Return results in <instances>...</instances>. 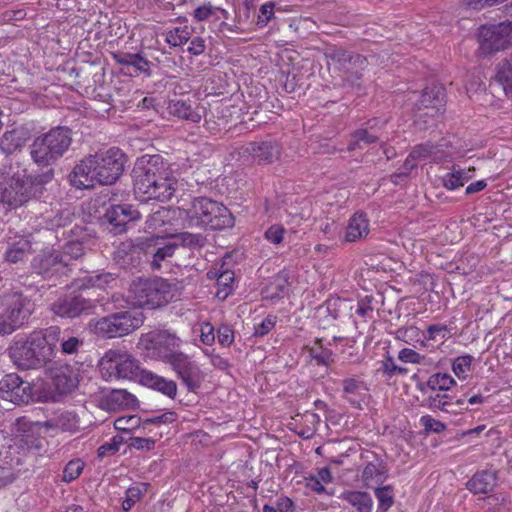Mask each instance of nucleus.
Instances as JSON below:
<instances>
[{
  "mask_svg": "<svg viewBox=\"0 0 512 512\" xmlns=\"http://www.w3.org/2000/svg\"><path fill=\"white\" fill-rule=\"evenodd\" d=\"M140 383L171 399H175L177 395V384L175 381L166 379L151 371H143L140 374Z\"/></svg>",
  "mask_w": 512,
  "mask_h": 512,
  "instance_id": "nucleus-24",
  "label": "nucleus"
},
{
  "mask_svg": "<svg viewBox=\"0 0 512 512\" xmlns=\"http://www.w3.org/2000/svg\"><path fill=\"white\" fill-rule=\"evenodd\" d=\"M394 337L395 339L402 341L413 347H417L418 344L420 346L425 345L426 336L418 327L414 325L400 327L396 329L394 332Z\"/></svg>",
  "mask_w": 512,
  "mask_h": 512,
  "instance_id": "nucleus-32",
  "label": "nucleus"
},
{
  "mask_svg": "<svg viewBox=\"0 0 512 512\" xmlns=\"http://www.w3.org/2000/svg\"><path fill=\"white\" fill-rule=\"evenodd\" d=\"M155 441L150 438L133 437L130 446L137 450H150L154 447Z\"/></svg>",
  "mask_w": 512,
  "mask_h": 512,
  "instance_id": "nucleus-59",
  "label": "nucleus"
},
{
  "mask_svg": "<svg viewBox=\"0 0 512 512\" xmlns=\"http://www.w3.org/2000/svg\"><path fill=\"white\" fill-rule=\"evenodd\" d=\"M375 496L378 500V508L376 512H387L394 504L393 488L390 485L375 489Z\"/></svg>",
  "mask_w": 512,
  "mask_h": 512,
  "instance_id": "nucleus-41",
  "label": "nucleus"
},
{
  "mask_svg": "<svg viewBox=\"0 0 512 512\" xmlns=\"http://www.w3.org/2000/svg\"><path fill=\"white\" fill-rule=\"evenodd\" d=\"M61 346V352L63 354H75L77 353L83 341L75 336H66V331H61L59 328V341Z\"/></svg>",
  "mask_w": 512,
  "mask_h": 512,
  "instance_id": "nucleus-42",
  "label": "nucleus"
},
{
  "mask_svg": "<svg viewBox=\"0 0 512 512\" xmlns=\"http://www.w3.org/2000/svg\"><path fill=\"white\" fill-rule=\"evenodd\" d=\"M31 245L27 240H19L8 245L5 253L4 260L9 263H18L24 260L29 254Z\"/></svg>",
  "mask_w": 512,
  "mask_h": 512,
  "instance_id": "nucleus-34",
  "label": "nucleus"
},
{
  "mask_svg": "<svg viewBox=\"0 0 512 512\" xmlns=\"http://www.w3.org/2000/svg\"><path fill=\"white\" fill-rule=\"evenodd\" d=\"M30 138L29 130L23 126L6 131L0 139V149L6 155L20 151Z\"/></svg>",
  "mask_w": 512,
  "mask_h": 512,
  "instance_id": "nucleus-21",
  "label": "nucleus"
},
{
  "mask_svg": "<svg viewBox=\"0 0 512 512\" xmlns=\"http://www.w3.org/2000/svg\"><path fill=\"white\" fill-rule=\"evenodd\" d=\"M342 499L357 508L358 512H371L372 499L366 492L349 491L342 494Z\"/></svg>",
  "mask_w": 512,
  "mask_h": 512,
  "instance_id": "nucleus-35",
  "label": "nucleus"
},
{
  "mask_svg": "<svg viewBox=\"0 0 512 512\" xmlns=\"http://www.w3.org/2000/svg\"><path fill=\"white\" fill-rule=\"evenodd\" d=\"M176 283L160 277L138 278L130 285L134 304L156 309L166 305L175 295Z\"/></svg>",
  "mask_w": 512,
  "mask_h": 512,
  "instance_id": "nucleus-9",
  "label": "nucleus"
},
{
  "mask_svg": "<svg viewBox=\"0 0 512 512\" xmlns=\"http://www.w3.org/2000/svg\"><path fill=\"white\" fill-rule=\"evenodd\" d=\"M166 213V211H157L152 215H149V218L146 221L147 228L153 230L159 228L164 223Z\"/></svg>",
  "mask_w": 512,
  "mask_h": 512,
  "instance_id": "nucleus-63",
  "label": "nucleus"
},
{
  "mask_svg": "<svg viewBox=\"0 0 512 512\" xmlns=\"http://www.w3.org/2000/svg\"><path fill=\"white\" fill-rule=\"evenodd\" d=\"M217 10L218 9L213 7L211 4H205L196 8L193 15L197 21H205L214 15Z\"/></svg>",
  "mask_w": 512,
  "mask_h": 512,
  "instance_id": "nucleus-55",
  "label": "nucleus"
},
{
  "mask_svg": "<svg viewBox=\"0 0 512 512\" xmlns=\"http://www.w3.org/2000/svg\"><path fill=\"white\" fill-rule=\"evenodd\" d=\"M126 163V154L117 147L89 154L72 169L69 174L70 184L77 189L113 185L122 176Z\"/></svg>",
  "mask_w": 512,
  "mask_h": 512,
  "instance_id": "nucleus-1",
  "label": "nucleus"
},
{
  "mask_svg": "<svg viewBox=\"0 0 512 512\" xmlns=\"http://www.w3.org/2000/svg\"><path fill=\"white\" fill-rule=\"evenodd\" d=\"M285 233L283 225L273 224L265 231L264 238L274 245H279L283 242Z\"/></svg>",
  "mask_w": 512,
  "mask_h": 512,
  "instance_id": "nucleus-48",
  "label": "nucleus"
},
{
  "mask_svg": "<svg viewBox=\"0 0 512 512\" xmlns=\"http://www.w3.org/2000/svg\"><path fill=\"white\" fill-rule=\"evenodd\" d=\"M73 220L74 214L69 209H63L50 218L48 224L50 229L56 232L62 229V236L66 237L69 235V229L75 225Z\"/></svg>",
  "mask_w": 512,
  "mask_h": 512,
  "instance_id": "nucleus-33",
  "label": "nucleus"
},
{
  "mask_svg": "<svg viewBox=\"0 0 512 512\" xmlns=\"http://www.w3.org/2000/svg\"><path fill=\"white\" fill-rule=\"evenodd\" d=\"M3 310L0 313V336L12 334L28 323L35 310V303L23 292L15 290L0 297Z\"/></svg>",
  "mask_w": 512,
  "mask_h": 512,
  "instance_id": "nucleus-8",
  "label": "nucleus"
},
{
  "mask_svg": "<svg viewBox=\"0 0 512 512\" xmlns=\"http://www.w3.org/2000/svg\"><path fill=\"white\" fill-rule=\"evenodd\" d=\"M54 388L59 394L70 393L78 384L77 376L69 365L60 366L51 371Z\"/></svg>",
  "mask_w": 512,
  "mask_h": 512,
  "instance_id": "nucleus-26",
  "label": "nucleus"
},
{
  "mask_svg": "<svg viewBox=\"0 0 512 512\" xmlns=\"http://www.w3.org/2000/svg\"><path fill=\"white\" fill-rule=\"evenodd\" d=\"M471 177L470 170L465 171L453 167L452 171L442 178V183L445 188L454 190L463 186Z\"/></svg>",
  "mask_w": 512,
  "mask_h": 512,
  "instance_id": "nucleus-36",
  "label": "nucleus"
},
{
  "mask_svg": "<svg viewBox=\"0 0 512 512\" xmlns=\"http://www.w3.org/2000/svg\"><path fill=\"white\" fill-rule=\"evenodd\" d=\"M277 317L268 315L261 323L256 324L254 327V336L262 337L267 335L276 324Z\"/></svg>",
  "mask_w": 512,
  "mask_h": 512,
  "instance_id": "nucleus-50",
  "label": "nucleus"
},
{
  "mask_svg": "<svg viewBox=\"0 0 512 512\" xmlns=\"http://www.w3.org/2000/svg\"><path fill=\"white\" fill-rule=\"evenodd\" d=\"M139 423V418H137L136 416H130L128 418H124V417H121V418H118L114 425H115V428L118 429V430H131L133 428H135Z\"/></svg>",
  "mask_w": 512,
  "mask_h": 512,
  "instance_id": "nucleus-58",
  "label": "nucleus"
},
{
  "mask_svg": "<svg viewBox=\"0 0 512 512\" xmlns=\"http://www.w3.org/2000/svg\"><path fill=\"white\" fill-rule=\"evenodd\" d=\"M472 361L471 355L458 356L452 363V371L459 379H465L467 372L471 370Z\"/></svg>",
  "mask_w": 512,
  "mask_h": 512,
  "instance_id": "nucleus-45",
  "label": "nucleus"
},
{
  "mask_svg": "<svg viewBox=\"0 0 512 512\" xmlns=\"http://www.w3.org/2000/svg\"><path fill=\"white\" fill-rule=\"evenodd\" d=\"M441 147L442 145L426 142L415 146L410 152L411 157H415L417 160H425L431 155L439 153L441 151Z\"/></svg>",
  "mask_w": 512,
  "mask_h": 512,
  "instance_id": "nucleus-44",
  "label": "nucleus"
},
{
  "mask_svg": "<svg viewBox=\"0 0 512 512\" xmlns=\"http://www.w3.org/2000/svg\"><path fill=\"white\" fill-rule=\"evenodd\" d=\"M68 260L61 256V252H43L34 257L31 267L34 273L44 279H52L66 275L68 271Z\"/></svg>",
  "mask_w": 512,
  "mask_h": 512,
  "instance_id": "nucleus-18",
  "label": "nucleus"
},
{
  "mask_svg": "<svg viewBox=\"0 0 512 512\" xmlns=\"http://www.w3.org/2000/svg\"><path fill=\"white\" fill-rule=\"evenodd\" d=\"M101 365L104 369L114 372L118 378L135 379L140 378L144 371L140 368L139 361L132 355L122 350L110 349L101 358Z\"/></svg>",
  "mask_w": 512,
  "mask_h": 512,
  "instance_id": "nucleus-15",
  "label": "nucleus"
},
{
  "mask_svg": "<svg viewBox=\"0 0 512 512\" xmlns=\"http://www.w3.org/2000/svg\"><path fill=\"white\" fill-rule=\"evenodd\" d=\"M512 22L482 25L478 29L479 50L483 55H492L508 48L511 41Z\"/></svg>",
  "mask_w": 512,
  "mask_h": 512,
  "instance_id": "nucleus-14",
  "label": "nucleus"
},
{
  "mask_svg": "<svg viewBox=\"0 0 512 512\" xmlns=\"http://www.w3.org/2000/svg\"><path fill=\"white\" fill-rule=\"evenodd\" d=\"M369 233V224L363 213H355L349 220L346 228L344 240L346 242H356Z\"/></svg>",
  "mask_w": 512,
  "mask_h": 512,
  "instance_id": "nucleus-29",
  "label": "nucleus"
},
{
  "mask_svg": "<svg viewBox=\"0 0 512 512\" xmlns=\"http://www.w3.org/2000/svg\"><path fill=\"white\" fill-rule=\"evenodd\" d=\"M14 444L5 450V464L15 468L23 463V457L31 450H40L42 439L37 426L26 418H18L14 424Z\"/></svg>",
  "mask_w": 512,
  "mask_h": 512,
  "instance_id": "nucleus-11",
  "label": "nucleus"
},
{
  "mask_svg": "<svg viewBox=\"0 0 512 512\" xmlns=\"http://www.w3.org/2000/svg\"><path fill=\"white\" fill-rule=\"evenodd\" d=\"M72 141L70 128L66 126L53 127L33 140L30 145L31 158L38 166H50L65 155Z\"/></svg>",
  "mask_w": 512,
  "mask_h": 512,
  "instance_id": "nucleus-6",
  "label": "nucleus"
},
{
  "mask_svg": "<svg viewBox=\"0 0 512 512\" xmlns=\"http://www.w3.org/2000/svg\"><path fill=\"white\" fill-rule=\"evenodd\" d=\"M448 332L447 326L443 324H433L427 328V337L429 340H435L437 337L444 339Z\"/></svg>",
  "mask_w": 512,
  "mask_h": 512,
  "instance_id": "nucleus-56",
  "label": "nucleus"
},
{
  "mask_svg": "<svg viewBox=\"0 0 512 512\" xmlns=\"http://www.w3.org/2000/svg\"><path fill=\"white\" fill-rule=\"evenodd\" d=\"M113 60L122 66V71L130 76L137 77L141 74L151 75V62L140 53L117 51L112 54Z\"/></svg>",
  "mask_w": 512,
  "mask_h": 512,
  "instance_id": "nucleus-20",
  "label": "nucleus"
},
{
  "mask_svg": "<svg viewBox=\"0 0 512 512\" xmlns=\"http://www.w3.org/2000/svg\"><path fill=\"white\" fill-rule=\"evenodd\" d=\"M119 450V443L113 440L112 442L104 443L98 448V457L104 458L106 456H112Z\"/></svg>",
  "mask_w": 512,
  "mask_h": 512,
  "instance_id": "nucleus-62",
  "label": "nucleus"
},
{
  "mask_svg": "<svg viewBox=\"0 0 512 512\" xmlns=\"http://www.w3.org/2000/svg\"><path fill=\"white\" fill-rule=\"evenodd\" d=\"M496 475L494 472L482 470L476 472L466 483V487L474 494H486L496 485Z\"/></svg>",
  "mask_w": 512,
  "mask_h": 512,
  "instance_id": "nucleus-27",
  "label": "nucleus"
},
{
  "mask_svg": "<svg viewBox=\"0 0 512 512\" xmlns=\"http://www.w3.org/2000/svg\"><path fill=\"white\" fill-rule=\"evenodd\" d=\"M218 342L222 346H230L234 341V332L228 325H221L217 331Z\"/></svg>",
  "mask_w": 512,
  "mask_h": 512,
  "instance_id": "nucleus-54",
  "label": "nucleus"
},
{
  "mask_svg": "<svg viewBox=\"0 0 512 512\" xmlns=\"http://www.w3.org/2000/svg\"><path fill=\"white\" fill-rule=\"evenodd\" d=\"M422 426L426 432L441 433L445 430L446 426L441 421L432 418L429 415L422 416L420 419Z\"/></svg>",
  "mask_w": 512,
  "mask_h": 512,
  "instance_id": "nucleus-51",
  "label": "nucleus"
},
{
  "mask_svg": "<svg viewBox=\"0 0 512 512\" xmlns=\"http://www.w3.org/2000/svg\"><path fill=\"white\" fill-rule=\"evenodd\" d=\"M67 242L63 246L61 256L68 260H76L85 254L83 239L85 238V229L79 225H74L69 229V235L66 236Z\"/></svg>",
  "mask_w": 512,
  "mask_h": 512,
  "instance_id": "nucleus-22",
  "label": "nucleus"
},
{
  "mask_svg": "<svg viewBox=\"0 0 512 512\" xmlns=\"http://www.w3.org/2000/svg\"><path fill=\"white\" fill-rule=\"evenodd\" d=\"M469 410L468 405L463 398L453 400H446L443 412L450 413V414H459L463 411Z\"/></svg>",
  "mask_w": 512,
  "mask_h": 512,
  "instance_id": "nucleus-52",
  "label": "nucleus"
},
{
  "mask_svg": "<svg viewBox=\"0 0 512 512\" xmlns=\"http://www.w3.org/2000/svg\"><path fill=\"white\" fill-rule=\"evenodd\" d=\"M104 218L112 226L114 234H121L126 231L128 223L140 218V213L130 204H120L108 208Z\"/></svg>",
  "mask_w": 512,
  "mask_h": 512,
  "instance_id": "nucleus-19",
  "label": "nucleus"
},
{
  "mask_svg": "<svg viewBox=\"0 0 512 512\" xmlns=\"http://www.w3.org/2000/svg\"><path fill=\"white\" fill-rule=\"evenodd\" d=\"M54 170L29 176L27 170L19 166H10L0 172V202L17 208L31 199L39 198L44 191V185L52 180Z\"/></svg>",
  "mask_w": 512,
  "mask_h": 512,
  "instance_id": "nucleus-4",
  "label": "nucleus"
},
{
  "mask_svg": "<svg viewBox=\"0 0 512 512\" xmlns=\"http://www.w3.org/2000/svg\"><path fill=\"white\" fill-rule=\"evenodd\" d=\"M246 150L259 164H270L280 157V148L272 141L252 142Z\"/></svg>",
  "mask_w": 512,
  "mask_h": 512,
  "instance_id": "nucleus-25",
  "label": "nucleus"
},
{
  "mask_svg": "<svg viewBox=\"0 0 512 512\" xmlns=\"http://www.w3.org/2000/svg\"><path fill=\"white\" fill-rule=\"evenodd\" d=\"M311 355L318 364L328 365L332 361V353L326 349L318 351L316 348H312Z\"/></svg>",
  "mask_w": 512,
  "mask_h": 512,
  "instance_id": "nucleus-61",
  "label": "nucleus"
},
{
  "mask_svg": "<svg viewBox=\"0 0 512 512\" xmlns=\"http://www.w3.org/2000/svg\"><path fill=\"white\" fill-rule=\"evenodd\" d=\"M398 359L404 363L423 364L424 360H425V356L419 354L418 352H416L413 349L404 348L399 351Z\"/></svg>",
  "mask_w": 512,
  "mask_h": 512,
  "instance_id": "nucleus-49",
  "label": "nucleus"
},
{
  "mask_svg": "<svg viewBox=\"0 0 512 512\" xmlns=\"http://www.w3.org/2000/svg\"><path fill=\"white\" fill-rule=\"evenodd\" d=\"M188 227L221 230L232 227L234 219L223 204L206 197L195 198L185 210Z\"/></svg>",
  "mask_w": 512,
  "mask_h": 512,
  "instance_id": "nucleus-7",
  "label": "nucleus"
},
{
  "mask_svg": "<svg viewBox=\"0 0 512 512\" xmlns=\"http://www.w3.org/2000/svg\"><path fill=\"white\" fill-rule=\"evenodd\" d=\"M170 237L174 242L178 243V247L181 245L183 247L196 249L203 247L206 243V238L201 234L183 232L177 235H171Z\"/></svg>",
  "mask_w": 512,
  "mask_h": 512,
  "instance_id": "nucleus-39",
  "label": "nucleus"
},
{
  "mask_svg": "<svg viewBox=\"0 0 512 512\" xmlns=\"http://www.w3.org/2000/svg\"><path fill=\"white\" fill-rule=\"evenodd\" d=\"M144 322L142 312L119 311L89 322L90 330L98 337L112 339L126 336L137 330Z\"/></svg>",
  "mask_w": 512,
  "mask_h": 512,
  "instance_id": "nucleus-10",
  "label": "nucleus"
},
{
  "mask_svg": "<svg viewBox=\"0 0 512 512\" xmlns=\"http://www.w3.org/2000/svg\"><path fill=\"white\" fill-rule=\"evenodd\" d=\"M495 81L499 83L508 97H512V53L497 66Z\"/></svg>",
  "mask_w": 512,
  "mask_h": 512,
  "instance_id": "nucleus-31",
  "label": "nucleus"
},
{
  "mask_svg": "<svg viewBox=\"0 0 512 512\" xmlns=\"http://www.w3.org/2000/svg\"><path fill=\"white\" fill-rule=\"evenodd\" d=\"M135 247L152 258L151 267L153 269H160L161 263L174 255L178 243L168 240L167 237L156 235L138 239Z\"/></svg>",
  "mask_w": 512,
  "mask_h": 512,
  "instance_id": "nucleus-17",
  "label": "nucleus"
},
{
  "mask_svg": "<svg viewBox=\"0 0 512 512\" xmlns=\"http://www.w3.org/2000/svg\"><path fill=\"white\" fill-rule=\"evenodd\" d=\"M445 88L441 84H433L422 92L415 103V123L420 129H426L429 119L434 120L443 114L445 107Z\"/></svg>",
  "mask_w": 512,
  "mask_h": 512,
  "instance_id": "nucleus-12",
  "label": "nucleus"
},
{
  "mask_svg": "<svg viewBox=\"0 0 512 512\" xmlns=\"http://www.w3.org/2000/svg\"><path fill=\"white\" fill-rule=\"evenodd\" d=\"M289 278V271L285 269L277 273L276 276L274 277L273 282L269 286V290H272L273 292L270 295H268V297L272 299L283 297L288 291Z\"/></svg>",
  "mask_w": 512,
  "mask_h": 512,
  "instance_id": "nucleus-37",
  "label": "nucleus"
},
{
  "mask_svg": "<svg viewBox=\"0 0 512 512\" xmlns=\"http://www.w3.org/2000/svg\"><path fill=\"white\" fill-rule=\"evenodd\" d=\"M167 109L171 115L186 121L197 123L201 120L199 111L193 108L189 102L182 99L170 100Z\"/></svg>",
  "mask_w": 512,
  "mask_h": 512,
  "instance_id": "nucleus-30",
  "label": "nucleus"
},
{
  "mask_svg": "<svg viewBox=\"0 0 512 512\" xmlns=\"http://www.w3.org/2000/svg\"><path fill=\"white\" fill-rule=\"evenodd\" d=\"M190 39V30L187 26L177 27L166 35V41L172 46H180Z\"/></svg>",
  "mask_w": 512,
  "mask_h": 512,
  "instance_id": "nucleus-47",
  "label": "nucleus"
},
{
  "mask_svg": "<svg viewBox=\"0 0 512 512\" xmlns=\"http://www.w3.org/2000/svg\"><path fill=\"white\" fill-rule=\"evenodd\" d=\"M487 504L490 512H507L511 501L506 494L497 493L487 497Z\"/></svg>",
  "mask_w": 512,
  "mask_h": 512,
  "instance_id": "nucleus-43",
  "label": "nucleus"
},
{
  "mask_svg": "<svg viewBox=\"0 0 512 512\" xmlns=\"http://www.w3.org/2000/svg\"><path fill=\"white\" fill-rule=\"evenodd\" d=\"M91 288L84 284L80 286L79 292H72L64 297L58 298L51 304V311L62 318H75L86 314L96 307L97 299H93Z\"/></svg>",
  "mask_w": 512,
  "mask_h": 512,
  "instance_id": "nucleus-13",
  "label": "nucleus"
},
{
  "mask_svg": "<svg viewBox=\"0 0 512 512\" xmlns=\"http://www.w3.org/2000/svg\"><path fill=\"white\" fill-rule=\"evenodd\" d=\"M133 189L142 201H169L178 188V180L161 155H144L132 171Z\"/></svg>",
  "mask_w": 512,
  "mask_h": 512,
  "instance_id": "nucleus-2",
  "label": "nucleus"
},
{
  "mask_svg": "<svg viewBox=\"0 0 512 512\" xmlns=\"http://www.w3.org/2000/svg\"><path fill=\"white\" fill-rule=\"evenodd\" d=\"M200 332H201L200 339L203 344L211 345L214 342L215 335H214V327L212 326V324H210L208 322L203 323L201 325Z\"/></svg>",
  "mask_w": 512,
  "mask_h": 512,
  "instance_id": "nucleus-57",
  "label": "nucleus"
},
{
  "mask_svg": "<svg viewBox=\"0 0 512 512\" xmlns=\"http://www.w3.org/2000/svg\"><path fill=\"white\" fill-rule=\"evenodd\" d=\"M146 341L158 349L160 357L169 364L188 391L196 392L204 381V373L198 364L186 354L178 351L179 339L165 331L150 332Z\"/></svg>",
  "mask_w": 512,
  "mask_h": 512,
  "instance_id": "nucleus-5",
  "label": "nucleus"
},
{
  "mask_svg": "<svg viewBox=\"0 0 512 512\" xmlns=\"http://www.w3.org/2000/svg\"><path fill=\"white\" fill-rule=\"evenodd\" d=\"M114 280L115 278H113L110 273H105L90 277L88 282L91 284V288H103L105 285H108L110 282Z\"/></svg>",
  "mask_w": 512,
  "mask_h": 512,
  "instance_id": "nucleus-60",
  "label": "nucleus"
},
{
  "mask_svg": "<svg viewBox=\"0 0 512 512\" xmlns=\"http://www.w3.org/2000/svg\"><path fill=\"white\" fill-rule=\"evenodd\" d=\"M329 57L332 61L340 65L339 69L345 72L362 67L366 62V58L363 56L353 54L342 48L332 50L329 53Z\"/></svg>",
  "mask_w": 512,
  "mask_h": 512,
  "instance_id": "nucleus-28",
  "label": "nucleus"
},
{
  "mask_svg": "<svg viewBox=\"0 0 512 512\" xmlns=\"http://www.w3.org/2000/svg\"><path fill=\"white\" fill-rule=\"evenodd\" d=\"M343 391L346 396L348 395H354L360 392L362 389L365 388L364 382L356 379V378H347L343 380Z\"/></svg>",
  "mask_w": 512,
  "mask_h": 512,
  "instance_id": "nucleus-53",
  "label": "nucleus"
},
{
  "mask_svg": "<svg viewBox=\"0 0 512 512\" xmlns=\"http://www.w3.org/2000/svg\"><path fill=\"white\" fill-rule=\"evenodd\" d=\"M234 282V273L231 270L222 271L217 279L216 284L219 287L216 292V296L219 299H226V297L230 294L232 289V283Z\"/></svg>",
  "mask_w": 512,
  "mask_h": 512,
  "instance_id": "nucleus-40",
  "label": "nucleus"
},
{
  "mask_svg": "<svg viewBox=\"0 0 512 512\" xmlns=\"http://www.w3.org/2000/svg\"><path fill=\"white\" fill-rule=\"evenodd\" d=\"M150 484L139 483L136 486L130 487L126 490L125 498L122 502V508L124 511H129L138 502L141 497L147 492Z\"/></svg>",
  "mask_w": 512,
  "mask_h": 512,
  "instance_id": "nucleus-38",
  "label": "nucleus"
},
{
  "mask_svg": "<svg viewBox=\"0 0 512 512\" xmlns=\"http://www.w3.org/2000/svg\"><path fill=\"white\" fill-rule=\"evenodd\" d=\"M0 397L15 405L28 404L35 400L34 385L16 373L7 374L0 380Z\"/></svg>",
  "mask_w": 512,
  "mask_h": 512,
  "instance_id": "nucleus-16",
  "label": "nucleus"
},
{
  "mask_svg": "<svg viewBox=\"0 0 512 512\" xmlns=\"http://www.w3.org/2000/svg\"><path fill=\"white\" fill-rule=\"evenodd\" d=\"M373 313V308L370 305V299L366 297L362 299L357 304L356 314L363 318H371Z\"/></svg>",
  "mask_w": 512,
  "mask_h": 512,
  "instance_id": "nucleus-64",
  "label": "nucleus"
},
{
  "mask_svg": "<svg viewBox=\"0 0 512 512\" xmlns=\"http://www.w3.org/2000/svg\"><path fill=\"white\" fill-rule=\"evenodd\" d=\"M379 134L374 125L370 122L365 123V126L356 129L350 134L347 150L349 152L355 150H363L371 144L379 141Z\"/></svg>",
  "mask_w": 512,
  "mask_h": 512,
  "instance_id": "nucleus-23",
  "label": "nucleus"
},
{
  "mask_svg": "<svg viewBox=\"0 0 512 512\" xmlns=\"http://www.w3.org/2000/svg\"><path fill=\"white\" fill-rule=\"evenodd\" d=\"M59 341V327L51 326L35 331L14 342L8 349L13 364L20 370L39 369L52 360Z\"/></svg>",
  "mask_w": 512,
  "mask_h": 512,
  "instance_id": "nucleus-3",
  "label": "nucleus"
},
{
  "mask_svg": "<svg viewBox=\"0 0 512 512\" xmlns=\"http://www.w3.org/2000/svg\"><path fill=\"white\" fill-rule=\"evenodd\" d=\"M84 469V462L81 459H73L69 461L63 470L62 480L70 483L77 479Z\"/></svg>",
  "mask_w": 512,
  "mask_h": 512,
  "instance_id": "nucleus-46",
  "label": "nucleus"
}]
</instances>
